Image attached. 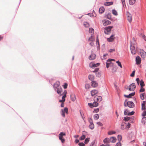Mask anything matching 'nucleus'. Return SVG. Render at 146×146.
<instances>
[{
  "instance_id": "obj_39",
  "label": "nucleus",
  "mask_w": 146,
  "mask_h": 146,
  "mask_svg": "<svg viewBox=\"0 0 146 146\" xmlns=\"http://www.w3.org/2000/svg\"><path fill=\"white\" fill-rule=\"evenodd\" d=\"M124 126H125V123H123L121 125V129H122L123 130L125 128L124 127Z\"/></svg>"
},
{
  "instance_id": "obj_59",
  "label": "nucleus",
  "mask_w": 146,
  "mask_h": 146,
  "mask_svg": "<svg viewBox=\"0 0 146 146\" xmlns=\"http://www.w3.org/2000/svg\"><path fill=\"white\" fill-rule=\"evenodd\" d=\"M65 135V133H63V132H61L60 133L59 136H61V137H62V136H64Z\"/></svg>"
},
{
  "instance_id": "obj_58",
  "label": "nucleus",
  "mask_w": 146,
  "mask_h": 146,
  "mask_svg": "<svg viewBox=\"0 0 146 146\" xmlns=\"http://www.w3.org/2000/svg\"><path fill=\"white\" fill-rule=\"evenodd\" d=\"M142 115L143 117H145V116L146 115V111H144L143 112Z\"/></svg>"
},
{
  "instance_id": "obj_36",
  "label": "nucleus",
  "mask_w": 146,
  "mask_h": 146,
  "mask_svg": "<svg viewBox=\"0 0 146 146\" xmlns=\"http://www.w3.org/2000/svg\"><path fill=\"white\" fill-rule=\"evenodd\" d=\"M140 85L141 87H143L145 86L144 82L142 80L140 81Z\"/></svg>"
},
{
  "instance_id": "obj_55",
  "label": "nucleus",
  "mask_w": 146,
  "mask_h": 146,
  "mask_svg": "<svg viewBox=\"0 0 146 146\" xmlns=\"http://www.w3.org/2000/svg\"><path fill=\"white\" fill-rule=\"evenodd\" d=\"M135 70L133 71L132 73H131V74L130 76L132 77L134 76L135 75Z\"/></svg>"
},
{
  "instance_id": "obj_27",
  "label": "nucleus",
  "mask_w": 146,
  "mask_h": 146,
  "mask_svg": "<svg viewBox=\"0 0 146 146\" xmlns=\"http://www.w3.org/2000/svg\"><path fill=\"white\" fill-rule=\"evenodd\" d=\"M94 119L95 120L98 119L99 117V116L98 114H96L94 116Z\"/></svg>"
},
{
  "instance_id": "obj_1",
  "label": "nucleus",
  "mask_w": 146,
  "mask_h": 146,
  "mask_svg": "<svg viewBox=\"0 0 146 146\" xmlns=\"http://www.w3.org/2000/svg\"><path fill=\"white\" fill-rule=\"evenodd\" d=\"M130 50L132 54H135L136 53V49L135 47V46L133 45L131 42Z\"/></svg>"
},
{
  "instance_id": "obj_22",
  "label": "nucleus",
  "mask_w": 146,
  "mask_h": 146,
  "mask_svg": "<svg viewBox=\"0 0 146 146\" xmlns=\"http://www.w3.org/2000/svg\"><path fill=\"white\" fill-rule=\"evenodd\" d=\"M113 3L112 2H107L104 3V5L105 6H109L112 5Z\"/></svg>"
},
{
  "instance_id": "obj_62",
  "label": "nucleus",
  "mask_w": 146,
  "mask_h": 146,
  "mask_svg": "<svg viewBox=\"0 0 146 146\" xmlns=\"http://www.w3.org/2000/svg\"><path fill=\"white\" fill-rule=\"evenodd\" d=\"M115 146H121V143L120 142H118L115 145Z\"/></svg>"
},
{
  "instance_id": "obj_64",
  "label": "nucleus",
  "mask_w": 146,
  "mask_h": 146,
  "mask_svg": "<svg viewBox=\"0 0 146 146\" xmlns=\"http://www.w3.org/2000/svg\"><path fill=\"white\" fill-rule=\"evenodd\" d=\"M78 145L80 146H84L85 145L84 144L83 142L79 143H78Z\"/></svg>"
},
{
  "instance_id": "obj_8",
  "label": "nucleus",
  "mask_w": 146,
  "mask_h": 146,
  "mask_svg": "<svg viewBox=\"0 0 146 146\" xmlns=\"http://www.w3.org/2000/svg\"><path fill=\"white\" fill-rule=\"evenodd\" d=\"M114 35H111L109 38L107 39V41L109 42H113L115 39V38L114 37Z\"/></svg>"
},
{
  "instance_id": "obj_40",
  "label": "nucleus",
  "mask_w": 146,
  "mask_h": 146,
  "mask_svg": "<svg viewBox=\"0 0 146 146\" xmlns=\"http://www.w3.org/2000/svg\"><path fill=\"white\" fill-rule=\"evenodd\" d=\"M86 137V136L84 135H83L80 138V139L81 140H84Z\"/></svg>"
},
{
  "instance_id": "obj_47",
  "label": "nucleus",
  "mask_w": 146,
  "mask_h": 146,
  "mask_svg": "<svg viewBox=\"0 0 146 146\" xmlns=\"http://www.w3.org/2000/svg\"><path fill=\"white\" fill-rule=\"evenodd\" d=\"M119 142H120L122 139V137L121 135H118L117 136Z\"/></svg>"
},
{
  "instance_id": "obj_4",
  "label": "nucleus",
  "mask_w": 146,
  "mask_h": 146,
  "mask_svg": "<svg viewBox=\"0 0 146 146\" xmlns=\"http://www.w3.org/2000/svg\"><path fill=\"white\" fill-rule=\"evenodd\" d=\"M136 88V86L134 83L131 84L129 86V90L130 91L134 90Z\"/></svg>"
},
{
  "instance_id": "obj_41",
  "label": "nucleus",
  "mask_w": 146,
  "mask_h": 146,
  "mask_svg": "<svg viewBox=\"0 0 146 146\" xmlns=\"http://www.w3.org/2000/svg\"><path fill=\"white\" fill-rule=\"evenodd\" d=\"M125 126H126L125 128L128 129L130 127L131 124L129 122L127 124H126V123H125Z\"/></svg>"
},
{
  "instance_id": "obj_12",
  "label": "nucleus",
  "mask_w": 146,
  "mask_h": 146,
  "mask_svg": "<svg viewBox=\"0 0 146 146\" xmlns=\"http://www.w3.org/2000/svg\"><path fill=\"white\" fill-rule=\"evenodd\" d=\"M140 54L142 58H145L146 55V52L143 50H142L141 51Z\"/></svg>"
},
{
  "instance_id": "obj_30",
  "label": "nucleus",
  "mask_w": 146,
  "mask_h": 146,
  "mask_svg": "<svg viewBox=\"0 0 146 146\" xmlns=\"http://www.w3.org/2000/svg\"><path fill=\"white\" fill-rule=\"evenodd\" d=\"M88 78L90 80H92L94 79V77L93 75H90L88 76Z\"/></svg>"
},
{
  "instance_id": "obj_61",
  "label": "nucleus",
  "mask_w": 146,
  "mask_h": 146,
  "mask_svg": "<svg viewBox=\"0 0 146 146\" xmlns=\"http://www.w3.org/2000/svg\"><path fill=\"white\" fill-rule=\"evenodd\" d=\"M99 111V109L98 108L95 109L93 111L94 112L97 113Z\"/></svg>"
},
{
  "instance_id": "obj_48",
  "label": "nucleus",
  "mask_w": 146,
  "mask_h": 146,
  "mask_svg": "<svg viewBox=\"0 0 146 146\" xmlns=\"http://www.w3.org/2000/svg\"><path fill=\"white\" fill-rule=\"evenodd\" d=\"M141 35L144 40L146 41V36L143 34H141Z\"/></svg>"
},
{
  "instance_id": "obj_13",
  "label": "nucleus",
  "mask_w": 146,
  "mask_h": 146,
  "mask_svg": "<svg viewBox=\"0 0 146 146\" xmlns=\"http://www.w3.org/2000/svg\"><path fill=\"white\" fill-rule=\"evenodd\" d=\"M127 19L128 21L131 22L132 20V17L131 15L129 13L127 14Z\"/></svg>"
},
{
  "instance_id": "obj_37",
  "label": "nucleus",
  "mask_w": 146,
  "mask_h": 146,
  "mask_svg": "<svg viewBox=\"0 0 146 146\" xmlns=\"http://www.w3.org/2000/svg\"><path fill=\"white\" fill-rule=\"evenodd\" d=\"M98 105V104L96 102H95L93 103V107H96Z\"/></svg>"
},
{
  "instance_id": "obj_57",
  "label": "nucleus",
  "mask_w": 146,
  "mask_h": 146,
  "mask_svg": "<svg viewBox=\"0 0 146 146\" xmlns=\"http://www.w3.org/2000/svg\"><path fill=\"white\" fill-rule=\"evenodd\" d=\"M88 121L90 123H93L92 119L91 118H90L88 119Z\"/></svg>"
},
{
  "instance_id": "obj_21",
  "label": "nucleus",
  "mask_w": 146,
  "mask_h": 146,
  "mask_svg": "<svg viewBox=\"0 0 146 146\" xmlns=\"http://www.w3.org/2000/svg\"><path fill=\"white\" fill-rule=\"evenodd\" d=\"M104 7H101L99 9V12L100 13H102L104 12Z\"/></svg>"
},
{
  "instance_id": "obj_45",
  "label": "nucleus",
  "mask_w": 146,
  "mask_h": 146,
  "mask_svg": "<svg viewBox=\"0 0 146 146\" xmlns=\"http://www.w3.org/2000/svg\"><path fill=\"white\" fill-rule=\"evenodd\" d=\"M90 138H87L85 140L84 143L85 144H87L89 141Z\"/></svg>"
},
{
  "instance_id": "obj_25",
  "label": "nucleus",
  "mask_w": 146,
  "mask_h": 146,
  "mask_svg": "<svg viewBox=\"0 0 146 146\" xmlns=\"http://www.w3.org/2000/svg\"><path fill=\"white\" fill-rule=\"evenodd\" d=\"M145 101H143V103L141 104L142 108L141 109L142 110H144L145 109Z\"/></svg>"
},
{
  "instance_id": "obj_26",
  "label": "nucleus",
  "mask_w": 146,
  "mask_h": 146,
  "mask_svg": "<svg viewBox=\"0 0 146 146\" xmlns=\"http://www.w3.org/2000/svg\"><path fill=\"white\" fill-rule=\"evenodd\" d=\"M89 127L91 129H93L94 127V125L93 123H90Z\"/></svg>"
},
{
  "instance_id": "obj_6",
  "label": "nucleus",
  "mask_w": 146,
  "mask_h": 146,
  "mask_svg": "<svg viewBox=\"0 0 146 146\" xmlns=\"http://www.w3.org/2000/svg\"><path fill=\"white\" fill-rule=\"evenodd\" d=\"M127 106L130 108H133L135 105L133 102L131 101H128L127 103Z\"/></svg>"
},
{
  "instance_id": "obj_34",
  "label": "nucleus",
  "mask_w": 146,
  "mask_h": 146,
  "mask_svg": "<svg viewBox=\"0 0 146 146\" xmlns=\"http://www.w3.org/2000/svg\"><path fill=\"white\" fill-rule=\"evenodd\" d=\"M129 111L127 109H125L124 110V113L125 115H129Z\"/></svg>"
},
{
  "instance_id": "obj_16",
  "label": "nucleus",
  "mask_w": 146,
  "mask_h": 146,
  "mask_svg": "<svg viewBox=\"0 0 146 146\" xmlns=\"http://www.w3.org/2000/svg\"><path fill=\"white\" fill-rule=\"evenodd\" d=\"M55 91L58 94L61 95L62 92V89L61 87L60 88H58Z\"/></svg>"
},
{
  "instance_id": "obj_52",
  "label": "nucleus",
  "mask_w": 146,
  "mask_h": 146,
  "mask_svg": "<svg viewBox=\"0 0 146 146\" xmlns=\"http://www.w3.org/2000/svg\"><path fill=\"white\" fill-rule=\"evenodd\" d=\"M96 75L97 77H100L101 76V73L99 72L96 73Z\"/></svg>"
},
{
  "instance_id": "obj_46",
  "label": "nucleus",
  "mask_w": 146,
  "mask_h": 146,
  "mask_svg": "<svg viewBox=\"0 0 146 146\" xmlns=\"http://www.w3.org/2000/svg\"><path fill=\"white\" fill-rule=\"evenodd\" d=\"M89 32L90 33H93L94 32V30L92 28H90L89 29Z\"/></svg>"
},
{
  "instance_id": "obj_11",
  "label": "nucleus",
  "mask_w": 146,
  "mask_h": 146,
  "mask_svg": "<svg viewBox=\"0 0 146 146\" xmlns=\"http://www.w3.org/2000/svg\"><path fill=\"white\" fill-rule=\"evenodd\" d=\"M103 25H107L111 23V22L110 21L106 19L103 20Z\"/></svg>"
},
{
  "instance_id": "obj_60",
  "label": "nucleus",
  "mask_w": 146,
  "mask_h": 146,
  "mask_svg": "<svg viewBox=\"0 0 146 146\" xmlns=\"http://www.w3.org/2000/svg\"><path fill=\"white\" fill-rule=\"evenodd\" d=\"M68 86V84L67 83H65L64 84V85H63V86L64 89H65L67 88V86Z\"/></svg>"
},
{
  "instance_id": "obj_42",
  "label": "nucleus",
  "mask_w": 146,
  "mask_h": 146,
  "mask_svg": "<svg viewBox=\"0 0 146 146\" xmlns=\"http://www.w3.org/2000/svg\"><path fill=\"white\" fill-rule=\"evenodd\" d=\"M94 100L95 101L99 102V98H98V96H95L94 98Z\"/></svg>"
},
{
  "instance_id": "obj_35",
  "label": "nucleus",
  "mask_w": 146,
  "mask_h": 146,
  "mask_svg": "<svg viewBox=\"0 0 146 146\" xmlns=\"http://www.w3.org/2000/svg\"><path fill=\"white\" fill-rule=\"evenodd\" d=\"M142 122L144 124H146V117H143L142 120Z\"/></svg>"
},
{
  "instance_id": "obj_33",
  "label": "nucleus",
  "mask_w": 146,
  "mask_h": 146,
  "mask_svg": "<svg viewBox=\"0 0 146 146\" xmlns=\"http://www.w3.org/2000/svg\"><path fill=\"white\" fill-rule=\"evenodd\" d=\"M84 25L86 27H88L90 26L89 23L87 22H84Z\"/></svg>"
},
{
  "instance_id": "obj_7",
  "label": "nucleus",
  "mask_w": 146,
  "mask_h": 146,
  "mask_svg": "<svg viewBox=\"0 0 146 146\" xmlns=\"http://www.w3.org/2000/svg\"><path fill=\"white\" fill-rule=\"evenodd\" d=\"M99 64V63L94 64L93 62H91L89 64V66L90 67L92 68L94 67H96L98 66Z\"/></svg>"
},
{
  "instance_id": "obj_56",
  "label": "nucleus",
  "mask_w": 146,
  "mask_h": 146,
  "mask_svg": "<svg viewBox=\"0 0 146 146\" xmlns=\"http://www.w3.org/2000/svg\"><path fill=\"white\" fill-rule=\"evenodd\" d=\"M97 124L99 125L100 126H103V124L102 123H101L100 122H98L97 123Z\"/></svg>"
},
{
  "instance_id": "obj_32",
  "label": "nucleus",
  "mask_w": 146,
  "mask_h": 146,
  "mask_svg": "<svg viewBox=\"0 0 146 146\" xmlns=\"http://www.w3.org/2000/svg\"><path fill=\"white\" fill-rule=\"evenodd\" d=\"M71 98L73 101H74L76 100V97L75 95H70Z\"/></svg>"
},
{
  "instance_id": "obj_53",
  "label": "nucleus",
  "mask_w": 146,
  "mask_h": 146,
  "mask_svg": "<svg viewBox=\"0 0 146 146\" xmlns=\"http://www.w3.org/2000/svg\"><path fill=\"white\" fill-rule=\"evenodd\" d=\"M145 90V89L144 88H143V87H141L140 89L139 90V92H144Z\"/></svg>"
},
{
  "instance_id": "obj_31",
  "label": "nucleus",
  "mask_w": 146,
  "mask_h": 146,
  "mask_svg": "<svg viewBox=\"0 0 146 146\" xmlns=\"http://www.w3.org/2000/svg\"><path fill=\"white\" fill-rule=\"evenodd\" d=\"M112 13L115 16H117L118 15L117 11L115 9H113L112 10Z\"/></svg>"
},
{
  "instance_id": "obj_54",
  "label": "nucleus",
  "mask_w": 146,
  "mask_h": 146,
  "mask_svg": "<svg viewBox=\"0 0 146 146\" xmlns=\"http://www.w3.org/2000/svg\"><path fill=\"white\" fill-rule=\"evenodd\" d=\"M136 80L137 81V82L138 85H139V84L140 83V82L139 81V78H136Z\"/></svg>"
},
{
  "instance_id": "obj_50",
  "label": "nucleus",
  "mask_w": 146,
  "mask_h": 146,
  "mask_svg": "<svg viewBox=\"0 0 146 146\" xmlns=\"http://www.w3.org/2000/svg\"><path fill=\"white\" fill-rule=\"evenodd\" d=\"M111 18V15L110 14L108 13L107 15V18L108 19H110Z\"/></svg>"
},
{
  "instance_id": "obj_29",
  "label": "nucleus",
  "mask_w": 146,
  "mask_h": 146,
  "mask_svg": "<svg viewBox=\"0 0 146 146\" xmlns=\"http://www.w3.org/2000/svg\"><path fill=\"white\" fill-rule=\"evenodd\" d=\"M131 118V117H130L126 116L124 117V118L123 120L125 121H127L129 120H130V119Z\"/></svg>"
},
{
  "instance_id": "obj_9",
  "label": "nucleus",
  "mask_w": 146,
  "mask_h": 146,
  "mask_svg": "<svg viewBox=\"0 0 146 146\" xmlns=\"http://www.w3.org/2000/svg\"><path fill=\"white\" fill-rule=\"evenodd\" d=\"M141 58L139 56H137L136 58V64L139 65L140 64L141 62Z\"/></svg>"
},
{
  "instance_id": "obj_10",
  "label": "nucleus",
  "mask_w": 146,
  "mask_h": 146,
  "mask_svg": "<svg viewBox=\"0 0 146 146\" xmlns=\"http://www.w3.org/2000/svg\"><path fill=\"white\" fill-rule=\"evenodd\" d=\"M96 57V55L95 54H92L89 56V59L90 60H92L95 59Z\"/></svg>"
},
{
  "instance_id": "obj_51",
  "label": "nucleus",
  "mask_w": 146,
  "mask_h": 146,
  "mask_svg": "<svg viewBox=\"0 0 146 146\" xmlns=\"http://www.w3.org/2000/svg\"><path fill=\"white\" fill-rule=\"evenodd\" d=\"M90 86L89 84H86L85 85V88L86 89H88L90 88Z\"/></svg>"
},
{
  "instance_id": "obj_49",
  "label": "nucleus",
  "mask_w": 146,
  "mask_h": 146,
  "mask_svg": "<svg viewBox=\"0 0 146 146\" xmlns=\"http://www.w3.org/2000/svg\"><path fill=\"white\" fill-rule=\"evenodd\" d=\"M59 139L61 140L62 143H63L65 141V140L64 139H63L62 138V137H61V136H59Z\"/></svg>"
},
{
  "instance_id": "obj_2",
  "label": "nucleus",
  "mask_w": 146,
  "mask_h": 146,
  "mask_svg": "<svg viewBox=\"0 0 146 146\" xmlns=\"http://www.w3.org/2000/svg\"><path fill=\"white\" fill-rule=\"evenodd\" d=\"M61 114L63 117H65V113H66V114L68 113V109L67 108H65L64 109H62L60 112Z\"/></svg>"
},
{
  "instance_id": "obj_38",
  "label": "nucleus",
  "mask_w": 146,
  "mask_h": 146,
  "mask_svg": "<svg viewBox=\"0 0 146 146\" xmlns=\"http://www.w3.org/2000/svg\"><path fill=\"white\" fill-rule=\"evenodd\" d=\"M115 131H109L108 132V134L109 135H111L114 134H115Z\"/></svg>"
},
{
  "instance_id": "obj_15",
  "label": "nucleus",
  "mask_w": 146,
  "mask_h": 146,
  "mask_svg": "<svg viewBox=\"0 0 146 146\" xmlns=\"http://www.w3.org/2000/svg\"><path fill=\"white\" fill-rule=\"evenodd\" d=\"M92 86L94 87H96L98 85L97 82L94 81H92L91 82Z\"/></svg>"
},
{
  "instance_id": "obj_28",
  "label": "nucleus",
  "mask_w": 146,
  "mask_h": 146,
  "mask_svg": "<svg viewBox=\"0 0 146 146\" xmlns=\"http://www.w3.org/2000/svg\"><path fill=\"white\" fill-rule=\"evenodd\" d=\"M136 2V0H129V3L130 5H133Z\"/></svg>"
},
{
  "instance_id": "obj_18",
  "label": "nucleus",
  "mask_w": 146,
  "mask_h": 146,
  "mask_svg": "<svg viewBox=\"0 0 146 146\" xmlns=\"http://www.w3.org/2000/svg\"><path fill=\"white\" fill-rule=\"evenodd\" d=\"M110 138H105L103 140V142L104 143H111Z\"/></svg>"
},
{
  "instance_id": "obj_5",
  "label": "nucleus",
  "mask_w": 146,
  "mask_h": 146,
  "mask_svg": "<svg viewBox=\"0 0 146 146\" xmlns=\"http://www.w3.org/2000/svg\"><path fill=\"white\" fill-rule=\"evenodd\" d=\"M112 27H113L111 26H109L108 27H106L104 31L105 34L107 35L108 34Z\"/></svg>"
},
{
  "instance_id": "obj_24",
  "label": "nucleus",
  "mask_w": 146,
  "mask_h": 146,
  "mask_svg": "<svg viewBox=\"0 0 146 146\" xmlns=\"http://www.w3.org/2000/svg\"><path fill=\"white\" fill-rule=\"evenodd\" d=\"M108 62H106V68H108L109 66H111L113 65V63H112L111 62H110L109 63Z\"/></svg>"
},
{
  "instance_id": "obj_63",
  "label": "nucleus",
  "mask_w": 146,
  "mask_h": 146,
  "mask_svg": "<svg viewBox=\"0 0 146 146\" xmlns=\"http://www.w3.org/2000/svg\"><path fill=\"white\" fill-rule=\"evenodd\" d=\"M99 70V68H96L95 69L92 71L93 72H97Z\"/></svg>"
},
{
  "instance_id": "obj_20",
  "label": "nucleus",
  "mask_w": 146,
  "mask_h": 146,
  "mask_svg": "<svg viewBox=\"0 0 146 146\" xmlns=\"http://www.w3.org/2000/svg\"><path fill=\"white\" fill-rule=\"evenodd\" d=\"M66 97V95L65 94L62 97V100H59V102L64 103L65 101V98Z\"/></svg>"
},
{
  "instance_id": "obj_44",
  "label": "nucleus",
  "mask_w": 146,
  "mask_h": 146,
  "mask_svg": "<svg viewBox=\"0 0 146 146\" xmlns=\"http://www.w3.org/2000/svg\"><path fill=\"white\" fill-rule=\"evenodd\" d=\"M88 40L92 41H93L94 40V39L93 38V36L91 35V37L89 38Z\"/></svg>"
},
{
  "instance_id": "obj_3",
  "label": "nucleus",
  "mask_w": 146,
  "mask_h": 146,
  "mask_svg": "<svg viewBox=\"0 0 146 146\" xmlns=\"http://www.w3.org/2000/svg\"><path fill=\"white\" fill-rule=\"evenodd\" d=\"M60 87L61 86H60V82L59 81L56 82L53 85V88L55 91H56L58 88Z\"/></svg>"
},
{
  "instance_id": "obj_17",
  "label": "nucleus",
  "mask_w": 146,
  "mask_h": 146,
  "mask_svg": "<svg viewBox=\"0 0 146 146\" xmlns=\"http://www.w3.org/2000/svg\"><path fill=\"white\" fill-rule=\"evenodd\" d=\"M98 92L97 90H94L91 91V93L92 96H94L95 94H96Z\"/></svg>"
},
{
  "instance_id": "obj_23",
  "label": "nucleus",
  "mask_w": 146,
  "mask_h": 146,
  "mask_svg": "<svg viewBox=\"0 0 146 146\" xmlns=\"http://www.w3.org/2000/svg\"><path fill=\"white\" fill-rule=\"evenodd\" d=\"M145 94V93H143L140 94V98L141 100H143L144 99Z\"/></svg>"
},
{
  "instance_id": "obj_19",
  "label": "nucleus",
  "mask_w": 146,
  "mask_h": 146,
  "mask_svg": "<svg viewBox=\"0 0 146 146\" xmlns=\"http://www.w3.org/2000/svg\"><path fill=\"white\" fill-rule=\"evenodd\" d=\"M111 142L115 143L116 140V139L115 137H112L110 138Z\"/></svg>"
},
{
  "instance_id": "obj_14",
  "label": "nucleus",
  "mask_w": 146,
  "mask_h": 146,
  "mask_svg": "<svg viewBox=\"0 0 146 146\" xmlns=\"http://www.w3.org/2000/svg\"><path fill=\"white\" fill-rule=\"evenodd\" d=\"M135 94V92H132L130 94H129L128 95H124V96L128 98H131L132 96H133Z\"/></svg>"
},
{
  "instance_id": "obj_43",
  "label": "nucleus",
  "mask_w": 146,
  "mask_h": 146,
  "mask_svg": "<svg viewBox=\"0 0 146 146\" xmlns=\"http://www.w3.org/2000/svg\"><path fill=\"white\" fill-rule=\"evenodd\" d=\"M116 63H117V64L118 66H119L121 68H122V66L121 64L119 61H117L116 62Z\"/></svg>"
}]
</instances>
